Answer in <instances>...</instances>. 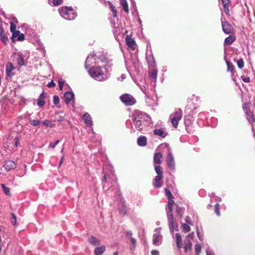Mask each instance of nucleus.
I'll return each mask as SVG.
<instances>
[{"mask_svg": "<svg viewBox=\"0 0 255 255\" xmlns=\"http://www.w3.org/2000/svg\"><path fill=\"white\" fill-rule=\"evenodd\" d=\"M153 133L155 135L160 136L162 138L165 137L167 135V133L162 128L154 129Z\"/></svg>", "mask_w": 255, "mask_h": 255, "instance_id": "nucleus-16", "label": "nucleus"}, {"mask_svg": "<svg viewBox=\"0 0 255 255\" xmlns=\"http://www.w3.org/2000/svg\"><path fill=\"white\" fill-rule=\"evenodd\" d=\"M10 30L11 32L14 31V30H16V25L13 22L10 21Z\"/></svg>", "mask_w": 255, "mask_h": 255, "instance_id": "nucleus-46", "label": "nucleus"}, {"mask_svg": "<svg viewBox=\"0 0 255 255\" xmlns=\"http://www.w3.org/2000/svg\"><path fill=\"white\" fill-rule=\"evenodd\" d=\"M59 143V140H57L55 141L54 143H50L49 144V147L52 148H54L55 146Z\"/></svg>", "mask_w": 255, "mask_h": 255, "instance_id": "nucleus-54", "label": "nucleus"}, {"mask_svg": "<svg viewBox=\"0 0 255 255\" xmlns=\"http://www.w3.org/2000/svg\"><path fill=\"white\" fill-rule=\"evenodd\" d=\"M11 222L12 224L14 226H16V216L13 214L11 213Z\"/></svg>", "mask_w": 255, "mask_h": 255, "instance_id": "nucleus-43", "label": "nucleus"}, {"mask_svg": "<svg viewBox=\"0 0 255 255\" xmlns=\"http://www.w3.org/2000/svg\"><path fill=\"white\" fill-rule=\"evenodd\" d=\"M157 69H154L151 70L149 73V76L151 80L155 81L157 78Z\"/></svg>", "mask_w": 255, "mask_h": 255, "instance_id": "nucleus-25", "label": "nucleus"}, {"mask_svg": "<svg viewBox=\"0 0 255 255\" xmlns=\"http://www.w3.org/2000/svg\"><path fill=\"white\" fill-rule=\"evenodd\" d=\"M237 66L240 69H242L244 67V62L242 58L240 59L237 61Z\"/></svg>", "mask_w": 255, "mask_h": 255, "instance_id": "nucleus-40", "label": "nucleus"}, {"mask_svg": "<svg viewBox=\"0 0 255 255\" xmlns=\"http://www.w3.org/2000/svg\"><path fill=\"white\" fill-rule=\"evenodd\" d=\"M55 85H56L55 83L53 81H51L50 82H49L47 84V87L49 88H52V87H54L55 86Z\"/></svg>", "mask_w": 255, "mask_h": 255, "instance_id": "nucleus-56", "label": "nucleus"}, {"mask_svg": "<svg viewBox=\"0 0 255 255\" xmlns=\"http://www.w3.org/2000/svg\"><path fill=\"white\" fill-rule=\"evenodd\" d=\"M64 82H65V81L63 80H62V79H59L58 80V84H59V88H60V90H62L63 86L64 84Z\"/></svg>", "mask_w": 255, "mask_h": 255, "instance_id": "nucleus-51", "label": "nucleus"}, {"mask_svg": "<svg viewBox=\"0 0 255 255\" xmlns=\"http://www.w3.org/2000/svg\"><path fill=\"white\" fill-rule=\"evenodd\" d=\"M19 139L18 137H15L14 139V145L15 146H17L19 144Z\"/></svg>", "mask_w": 255, "mask_h": 255, "instance_id": "nucleus-57", "label": "nucleus"}, {"mask_svg": "<svg viewBox=\"0 0 255 255\" xmlns=\"http://www.w3.org/2000/svg\"><path fill=\"white\" fill-rule=\"evenodd\" d=\"M160 237V235L159 233H154L153 235V244L154 245H158L159 240L158 239Z\"/></svg>", "mask_w": 255, "mask_h": 255, "instance_id": "nucleus-28", "label": "nucleus"}, {"mask_svg": "<svg viewBox=\"0 0 255 255\" xmlns=\"http://www.w3.org/2000/svg\"><path fill=\"white\" fill-rule=\"evenodd\" d=\"M126 42L128 47L130 48L131 50H134L135 49V42L131 36L127 35L126 38Z\"/></svg>", "mask_w": 255, "mask_h": 255, "instance_id": "nucleus-8", "label": "nucleus"}, {"mask_svg": "<svg viewBox=\"0 0 255 255\" xmlns=\"http://www.w3.org/2000/svg\"><path fill=\"white\" fill-rule=\"evenodd\" d=\"M149 116L141 112H138L135 114L133 119L134 124L137 130L141 131L147 126Z\"/></svg>", "mask_w": 255, "mask_h": 255, "instance_id": "nucleus-1", "label": "nucleus"}, {"mask_svg": "<svg viewBox=\"0 0 255 255\" xmlns=\"http://www.w3.org/2000/svg\"><path fill=\"white\" fill-rule=\"evenodd\" d=\"M226 63L227 66V71L231 72V75L233 76L235 70L234 65L230 61L227 60H226Z\"/></svg>", "mask_w": 255, "mask_h": 255, "instance_id": "nucleus-20", "label": "nucleus"}, {"mask_svg": "<svg viewBox=\"0 0 255 255\" xmlns=\"http://www.w3.org/2000/svg\"><path fill=\"white\" fill-rule=\"evenodd\" d=\"M130 241L131 242V244H132V245L133 247V248H135L136 245V240L134 238H130Z\"/></svg>", "mask_w": 255, "mask_h": 255, "instance_id": "nucleus-55", "label": "nucleus"}, {"mask_svg": "<svg viewBox=\"0 0 255 255\" xmlns=\"http://www.w3.org/2000/svg\"><path fill=\"white\" fill-rule=\"evenodd\" d=\"M55 118L58 121H63L64 120V117L60 116L59 113H57L55 115Z\"/></svg>", "mask_w": 255, "mask_h": 255, "instance_id": "nucleus-45", "label": "nucleus"}, {"mask_svg": "<svg viewBox=\"0 0 255 255\" xmlns=\"http://www.w3.org/2000/svg\"><path fill=\"white\" fill-rule=\"evenodd\" d=\"M236 40V36L235 34H231L226 37L224 40V46H229L234 43Z\"/></svg>", "mask_w": 255, "mask_h": 255, "instance_id": "nucleus-10", "label": "nucleus"}, {"mask_svg": "<svg viewBox=\"0 0 255 255\" xmlns=\"http://www.w3.org/2000/svg\"><path fill=\"white\" fill-rule=\"evenodd\" d=\"M219 209H220V205H219V204L217 203L215 206V211L216 214L218 216L220 215V212Z\"/></svg>", "mask_w": 255, "mask_h": 255, "instance_id": "nucleus-47", "label": "nucleus"}, {"mask_svg": "<svg viewBox=\"0 0 255 255\" xmlns=\"http://www.w3.org/2000/svg\"><path fill=\"white\" fill-rule=\"evenodd\" d=\"M83 119L87 126L91 127L92 126V118L89 114L85 113L83 116Z\"/></svg>", "mask_w": 255, "mask_h": 255, "instance_id": "nucleus-14", "label": "nucleus"}, {"mask_svg": "<svg viewBox=\"0 0 255 255\" xmlns=\"http://www.w3.org/2000/svg\"><path fill=\"white\" fill-rule=\"evenodd\" d=\"M137 144L139 146H144L147 144V139L145 136H141L137 139Z\"/></svg>", "mask_w": 255, "mask_h": 255, "instance_id": "nucleus-22", "label": "nucleus"}, {"mask_svg": "<svg viewBox=\"0 0 255 255\" xmlns=\"http://www.w3.org/2000/svg\"><path fill=\"white\" fill-rule=\"evenodd\" d=\"M207 255H214L212 253H209L208 252H207Z\"/></svg>", "mask_w": 255, "mask_h": 255, "instance_id": "nucleus-64", "label": "nucleus"}, {"mask_svg": "<svg viewBox=\"0 0 255 255\" xmlns=\"http://www.w3.org/2000/svg\"><path fill=\"white\" fill-rule=\"evenodd\" d=\"M126 75L125 74H122L121 76V81L124 80L126 78Z\"/></svg>", "mask_w": 255, "mask_h": 255, "instance_id": "nucleus-63", "label": "nucleus"}, {"mask_svg": "<svg viewBox=\"0 0 255 255\" xmlns=\"http://www.w3.org/2000/svg\"><path fill=\"white\" fill-rule=\"evenodd\" d=\"M182 241L181 236L179 233L176 234V244L179 250H180L182 246Z\"/></svg>", "mask_w": 255, "mask_h": 255, "instance_id": "nucleus-19", "label": "nucleus"}, {"mask_svg": "<svg viewBox=\"0 0 255 255\" xmlns=\"http://www.w3.org/2000/svg\"><path fill=\"white\" fill-rule=\"evenodd\" d=\"M17 62L19 66H22L24 64L23 58L21 55H18L17 59Z\"/></svg>", "mask_w": 255, "mask_h": 255, "instance_id": "nucleus-39", "label": "nucleus"}, {"mask_svg": "<svg viewBox=\"0 0 255 255\" xmlns=\"http://www.w3.org/2000/svg\"><path fill=\"white\" fill-rule=\"evenodd\" d=\"M108 3L109 5L110 8L112 12L113 16L114 17H117V10H116L115 6H114L113 4H112V3L110 1H109L108 2Z\"/></svg>", "mask_w": 255, "mask_h": 255, "instance_id": "nucleus-33", "label": "nucleus"}, {"mask_svg": "<svg viewBox=\"0 0 255 255\" xmlns=\"http://www.w3.org/2000/svg\"><path fill=\"white\" fill-rule=\"evenodd\" d=\"M243 108L246 115L251 113L250 104L249 103H245L243 105Z\"/></svg>", "mask_w": 255, "mask_h": 255, "instance_id": "nucleus-34", "label": "nucleus"}, {"mask_svg": "<svg viewBox=\"0 0 255 255\" xmlns=\"http://www.w3.org/2000/svg\"><path fill=\"white\" fill-rule=\"evenodd\" d=\"M165 192L166 195L168 198V199H173V196L171 192V191L167 188L165 189Z\"/></svg>", "mask_w": 255, "mask_h": 255, "instance_id": "nucleus-42", "label": "nucleus"}, {"mask_svg": "<svg viewBox=\"0 0 255 255\" xmlns=\"http://www.w3.org/2000/svg\"><path fill=\"white\" fill-rule=\"evenodd\" d=\"M24 39V35L23 33H20L17 36L18 41H23Z\"/></svg>", "mask_w": 255, "mask_h": 255, "instance_id": "nucleus-53", "label": "nucleus"}, {"mask_svg": "<svg viewBox=\"0 0 255 255\" xmlns=\"http://www.w3.org/2000/svg\"><path fill=\"white\" fill-rule=\"evenodd\" d=\"M174 204H175V203H174V201H173V199H168L167 207H168V209L170 213V214H171V213L173 211V206L174 205Z\"/></svg>", "mask_w": 255, "mask_h": 255, "instance_id": "nucleus-31", "label": "nucleus"}, {"mask_svg": "<svg viewBox=\"0 0 255 255\" xmlns=\"http://www.w3.org/2000/svg\"><path fill=\"white\" fill-rule=\"evenodd\" d=\"M59 13L65 19L71 20L74 18V16H70L71 14L74 15V12L72 7H62L59 9Z\"/></svg>", "mask_w": 255, "mask_h": 255, "instance_id": "nucleus-3", "label": "nucleus"}, {"mask_svg": "<svg viewBox=\"0 0 255 255\" xmlns=\"http://www.w3.org/2000/svg\"><path fill=\"white\" fill-rule=\"evenodd\" d=\"M166 161L168 168L171 170H174L175 169V162L173 156L171 152L168 153Z\"/></svg>", "mask_w": 255, "mask_h": 255, "instance_id": "nucleus-7", "label": "nucleus"}, {"mask_svg": "<svg viewBox=\"0 0 255 255\" xmlns=\"http://www.w3.org/2000/svg\"><path fill=\"white\" fill-rule=\"evenodd\" d=\"M74 95L72 92H66L64 95V99L66 104H69V103L74 100Z\"/></svg>", "mask_w": 255, "mask_h": 255, "instance_id": "nucleus-12", "label": "nucleus"}, {"mask_svg": "<svg viewBox=\"0 0 255 255\" xmlns=\"http://www.w3.org/2000/svg\"><path fill=\"white\" fill-rule=\"evenodd\" d=\"M222 3L224 6V10L226 14H229V6L230 4V1L229 0H222Z\"/></svg>", "mask_w": 255, "mask_h": 255, "instance_id": "nucleus-18", "label": "nucleus"}, {"mask_svg": "<svg viewBox=\"0 0 255 255\" xmlns=\"http://www.w3.org/2000/svg\"><path fill=\"white\" fill-rule=\"evenodd\" d=\"M89 74L95 79L102 81L106 79L104 77V74L100 66L93 67L89 70Z\"/></svg>", "mask_w": 255, "mask_h": 255, "instance_id": "nucleus-2", "label": "nucleus"}, {"mask_svg": "<svg viewBox=\"0 0 255 255\" xmlns=\"http://www.w3.org/2000/svg\"><path fill=\"white\" fill-rule=\"evenodd\" d=\"M151 253L152 255H159V252L157 250H152Z\"/></svg>", "mask_w": 255, "mask_h": 255, "instance_id": "nucleus-58", "label": "nucleus"}, {"mask_svg": "<svg viewBox=\"0 0 255 255\" xmlns=\"http://www.w3.org/2000/svg\"><path fill=\"white\" fill-rule=\"evenodd\" d=\"M59 102V97L55 95L53 97V103L54 105H57Z\"/></svg>", "mask_w": 255, "mask_h": 255, "instance_id": "nucleus-52", "label": "nucleus"}, {"mask_svg": "<svg viewBox=\"0 0 255 255\" xmlns=\"http://www.w3.org/2000/svg\"><path fill=\"white\" fill-rule=\"evenodd\" d=\"M63 159H64V156H62V157L61 158V160H60V161L59 164V167H60L61 166V165H62V164L63 163Z\"/></svg>", "mask_w": 255, "mask_h": 255, "instance_id": "nucleus-61", "label": "nucleus"}, {"mask_svg": "<svg viewBox=\"0 0 255 255\" xmlns=\"http://www.w3.org/2000/svg\"><path fill=\"white\" fill-rule=\"evenodd\" d=\"M14 69V67L11 63H8L6 66V74L8 76H10V73Z\"/></svg>", "mask_w": 255, "mask_h": 255, "instance_id": "nucleus-30", "label": "nucleus"}, {"mask_svg": "<svg viewBox=\"0 0 255 255\" xmlns=\"http://www.w3.org/2000/svg\"><path fill=\"white\" fill-rule=\"evenodd\" d=\"M44 98H45V96L43 94V93L41 94L39 97V98H38V101H37V105L39 106L42 107L45 104V101L44 100Z\"/></svg>", "mask_w": 255, "mask_h": 255, "instance_id": "nucleus-29", "label": "nucleus"}, {"mask_svg": "<svg viewBox=\"0 0 255 255\" xmlns=\"http://www.w3.org/2000/svg\"><path fill=\"white\" fill-rule=\"evenodd\" d=\"M192 243L191 241H188L184 246L185 252L187 253L188 251H191L192 250Z\"/></svg>", "mask_w": 255, "mask_h": 255, "instance_id": "nucleus-36", "label": "nucleus"}, {"mask_svg": "<svg viewBox=\"0 0 255 255\" xmlns=\"http://www.w3.org/2000/svg\"><path fill=\"white\" fill-rule=\"evenodd\" d=\"M154 169L156 173L157 174L156 176H159V177L163 178L162 168L161 166H155Z\"/></svg>", "mask_w": 255, "mask_h": 255, "instance_id": "nucleus-27", "label": "nucleus"}, {"mask_svg": "<svg viewBox=\"0 0 255 255\" xmlns=\"http://www.w3.org/2000/svg\"><path fill=\"white\" fill-rule=\"evenodd\" d=\"M106 250L105 246H102L101 247L96 248L95 249L94 253L95 255H101Z\"/></svg>", "mask_w": 255, "mask_h": 255, "instance_id": "nucleus-26", "label": "nucleus"}, {"mask_svg": "<svg viewBox=\"0 0 255 255\" xmlns=\"http://www.w3.org/2000/svg\"><path fill=\"white\" fill-rule=\"evenodd\" d=\"M89 242L93 246H96L100 244V240L97 239L96 237L94 236H91L88 239Z\"/></svg>", "mask_w": 255, "mask_h": 255, "instance_id": "nucleus-24", "label": "nucleus"}, {"mask_svg": "<svg viewBox=\"0 0 255 255\" xmlns=\"http://www.w3.org/2000/svg\"><path fill=\"white\" fill-rule=\"evenodd\" d=\"M182 117V112L181 109H178L173 114L171 115V122L173 127L176 128L178 125L179 121L181 119Z\"/></svg>", "mask_w": 255, "mask_h": 255, "instance_id": "nucleus-4", "label": "nucleus"}, {"mask_svg": "<svg viewBox=\"0 0 255 255\" xmlns=\"http://www.w3.org/2000/svg\"><path fill=\"white\" fill-rule=\"evenodd\" d=\"M247 119L249 122L254 123L255 122V116L253 112L249 113L247 115Z\"/></svg>", "mask_w": 255, "mask_h": 255, "instance_id": "nucleus-32", "label": "nucleus"}, {"mask_svg": "<svg viewBox=\"0 0 255 255\" xmlns=\"http://www.w3.org/2000/svg\"><path fill=\"white\" fill-rule=\"evenodd\" d=\"M118 210L121 216H126L128 215V207L124 202L121 203L118 208Z\"/></svg>", "mask_w": 255, "mask_h": 255, "instance_id": "nucleus-11", "label": "nucleus"}, {"mask_svg": "<svg viewBox=\"0 0 255 255\" xmlns=\"http://www.w3.org/2000/svg\"><path fill=\"white\" fill-rule=\"evenodd\" d=\"M169 227L171 231H173L174 230V221L173 219V215L172 214H170V218H169Z\"/></svg>", "mask_w": 255, "mask_h": 255, "instance_id": "nucleus-37", "label": "nucleus"}, {"mask_svg": "<svg viewBox=\"0 0 255 255\" xmlns=\"http://www.w3.org/2000/svg\"><path fill=\"white\" fill-rule=\"evenodd\" d=\"M107 181V174L106 173H104V175L103 178V181L106 182Z\"/></svg>", "mask_w": 255, "mask_h": 255, "instance_id": "nucleus-62", "label": "nucleus"}, {"mask_svg": "<svg viewBox=\"0 0 255 255\" xmlns=\"http://www.w3.org/2000/svg\"><path fill=\"white\" fill-rule=\"evenodd\" d=\"M120 4L122 6L123 10L127 13L129 12L127 0H120Z\"/></svg>", "mask_w": 255, "mask_h": 255, "instance_id": "nucleus-23", "label": "nucleus"}, {"mask_svg": "<svg viewBox=\"0 0 255 255\" xmlns=\"http://www.w3.org/2000/svg\"><path fill=\"white\" fill-rule=\"evenodd\" d=\"M241 79L245 83H250L251 81V79L249 77H246L244 75L241 76Z\"/></svg>", "mask_w": 255, "mask_h": 255, "instance_id": "nucleus-49", "label": "nucleus"}, {"mask_svg": "<svg viewBox=\"0 0 255 255\" xmlns=\"http://www.w3.org/2000/svg\"><path fill=\"white\" fill-rule=\"evenodd\" d=\"M0 40L4 44L7 45L8 39L5 34L4 29L2 28V25H0Z\"/></svg>", "mask_w": 255, "mask_h": 255, "instance_id": "nucleus-13", "label": "nucleus"}, {"mask_svg": "<svg viewBox=\"0 0 255 255\" xmlns=\"http://www.w3.org/2000/svg\"><path fill=\"white\" fill-rule=\"evenodd\" d=\"M201 251V247L199 244H196L195 246V252L196 255H199Z\"/></svg>", "mask_w": 255, "mask_h": 255, "instance_id": "nucleus-38", "label": "nucleus"}, {"mask_svg": "<svg viewBox=\"0 0 255 255\" xmlns=\"http://www.w3.org/2000/svg\"><path fill=\"white\" fill-rule=\"evenodd\" d=\"M39 123L40 121L39 120H33L30 121V124L33 126H37Z\"/></svg>", "mask_w": 255, "mask_h": 255, "instance_id": "nucleus-48", "label": "nucleus"}, {"mask_svg": "<svg viewBox=\"0 0 255 255\" xmlns=\"http://www.w3.org/2000/svg\"><path fill=\"white\" fill-rule=\"evenodd\" d=\"M163 158V155L160 152H156L154 154L153 157L154 163L156 164L161 163V159Z\"/></svg>", "mask_w": 255, "mask_h": 255, "instance_id": "nucleus-15", "label": "nucleus"}, {"mask_svg": "<svg viewBox=\"0 0 255 255\" xmlns=\"http://www.w3.org/2000/svg\"><path fill=\"white\" fill-rule=\"evenodd\" d=\"M163 179V177L156 176L154 179L153 186L156 188L161 187L162 185V182L160 181Z\"/></svg>", "mask_w": 255, "mask_h": 255, "instance_id": "nucleus-21", "label": "nucleus"}, {"mask_svg": "<svg viewBox=\"0 0 255 255\" xmlns=\"http://www.w3.org/2000/svg\"><path fill=\"white\" fill-rule=\"evenodd\" d=\"M121 101L127 106H132L135 102V100L133 97L129 94H124L120 97Z\"/></svg>", "mask_w": 255, "mask_h": 255, "instance_id": "nucleus-5", "label": "nucleus"}, {"mask_svg": "<svg viewBox=\"0 0 255 255\" xmlns=\"http://www.w3.org/2000/svg\"><path fill=\"white\" fill-rule=\"evenodd\" d=\"M193 117L192 114H188L187 116H185L184 118V124L186 127H190L192 124V121L193 120Z\"/></svg>", "mask_w": 255, "mask_h": 255, "instance_id": "nucleus-17", "label": "nucleus"}, {"mask_svg": "<svg viewBox=\"0 0 255 255\" xmlns=\"http://www.w3.org/2000/svg\"><path fill=\"white\" fill-rule=\"evenodd\" d=\"M222 27L223 32L226 34L235 33V30L233 26L228 21H222Z\"/></svg>", "mask_w": 255, "mask_h": 255, "instance_id": "nucleus-6", "label": "nucleus"}, {"mask_svg": "<svg viewBox=\"0 0 255 255\" xmlns=\"http://www.w3.org/2000/svg\"><path fill=\"white\" fill-rule=\"evenodd\" d=\"M63 2V0H53V4L54 6L60 5Z\"/></svg>", "mask_w": 255, "mask_h": 255, "instance_id": "nucleus-50", "label": "nucleus"}, {"mask_svg": "<svg viewBox=\"0 0 255 255\" xmlns=\"http://www.w3.org/2000/svg\"><path fill=\"white\" fill-rule=\"evenodd\" d=\"M1 186L2 188L3 191L6 195L9 196H11V194L10 192V189L6 187L4 184H1Z\"/></svg>", "mask_w": 255, "mask_h": 255, "instance_id": "nucleus-35", "label": "nucleus"}, {"mask_svg": "<svg viewBox=\"0 0 255 255\" xmlns=\"http://www.w3.org/2000/svg\"><path fill=\"white\" fill-rule=\"evenodd\" d=\"M127 236L130 237V238H132V233L131 231L128 232L127 233Z\"/></svg>", "mask_w": 255, "mask_h": 255, "instance_id": "nucleus-60", "label": "nucleus"}, {"mask_svg": "<svg viewBox=\"0 0 255 255\" xmlns=\"http://www.w3.org/2000/svg\"><path fill=\"white\" fill-rule=\"evenodd\" d=\"M50 121H48V120H45L42 123L43 125H45L46 126H49L50 125Z\"/></svg>", "mask_w": 255, "mask_h": 255, "instance_id": "nucleus-59", "label": "nucleus"}, {"mask_svg": "<svg viewBox=\"0 0 255 255\" xmlns=\"http://www.w3.org/2000/svg\"><path fill=\"white\" fill-rule=\"evenodd\" d=\"M3 167L6 171H10L16 167V164L14 161L8 160L5 162Z\"/></svg>", "mask_w": 255, "mask_h": 255, "instance_id": "nucleus-9", "label": "nucleus"}, {"mask_svg": "<svg viewBox=\"0 0 255 255\" xmlns=\"http://www.w3.org/2000/svg\"><path fill=\"white\" fill-rule=\"evenodd\" d=\"M182 227L183 228V231L185 233L189 232L190 231V227L189 225L187 224H183L182 225Z\"/></svg>", "mask_w": 255, "mask_h": 255, "instance_id": "nucleus-41", "label": "nucleus"}, {"mask_svg": "<svg viewBox=\"0 0 255 255\" xmlns=\"http://www.w3.org/2000/svg\"><path fill=\"white\" fill-rule=\"evenodd\" d=\"M12 37L11 40L12 41H13L14 38L17 37L18 36V35L20 33V31L19 30H14V31H12Z\"/></svg>", "mask_w": 255, "mask_h": 255, "instance_id": "nucleus-44", "label": "nucleus"}]
</instances>
